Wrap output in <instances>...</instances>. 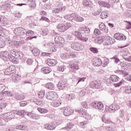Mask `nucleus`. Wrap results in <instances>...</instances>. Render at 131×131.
<instances>
[{
	"label": "nucleus",
	"mask_w": 131,
	"mask_h": 131,
	"mask_svg": "<svg viewBox=\"0 0 131 131\" xmlns=\"http://www.w3.org/2000/svg\"><path fill=\"white\" fill-rule=\"evenodd\" d=\"M14 117H15V116L13 115L12 113L9 112L2 115L0 118V125H4V120L8 122L9 120H11Z\"/></svg>",
	"instance_id": "1"
},
{
	"label": "nucleus",
	"mask_w": 131,
	"mask_h": 131,
	"mask_svg": "<svg viewBox=\"0 0 131 131\" xmlns=\"http://www.w3.org/2000/svg\"><path fill=\"white\" fill-rule=\"evenodd\" d=\"M70 72L72 74H75L76 71L79 69V65L77 60H72L70 62Z\"/></svg>",
	"instance_id": "2"
},
{
	"label": "nucleus",
	"mask_w": 131,
	"mask_h": 131,
	"mask_svg": "<svg viewBox=\"0 0 131 131\" xmlns=\"http://www.w3.org/2000/svg\"><path fill=\"white\" fill-rule=\"evenodd\" d=\"M76 112H78V113H79V114H81L82 115H84V117L87 120H92L93 119V117L90 114L86 112V111L85 110H83V108H80L79 109H76L75 110Z\"/></svg>",
	"instance_id": "3"
},
{
	"label": "nucleus",
	"mask_w": 131,
	"mask_h": 131,
	"mask_svg": "<svg viewBox=\"0 0 131 131\" xmlns=\"http://www.w3.org/2000/svg\"><path fill=\"white\" fill-rule=\"evenodd\" d=\"M13 32L16 35H17V36H23V35H25L26 30L24 28L18 27L15 28L13 30Z\"/></svg>",
	"instance_id": "4"
},
{
	"label": "nucleus",
	"mask_w": 131,
	"mask_h": 131,
	"mask_svg": "<svg viewBox=\"0 0 131 131\" xmlns=\"http://www.w3.org/2000/svg\"><path fill=\"white\" fill-rule=\"evenodd\" d=\"M91 106L100 112H103L104 111V104L101 102H98L97 103H96V102H92L91 103Z\"/></svg>",
	"instance_id": "5"
},
{
	"label": "nucleus",
	"mask_w": 131,
	"mask_h": 131,
	"mask_svg": "<svg viewBox=\"0 0 131 131\" xmlns=\"http://www.w3.org/2000/svg\"><path fill=\"white\" fill-rule=\"evenodd\" d=\"M46 49V51L47 52H50L52 53V52H56L57 51V48H56V46L53 42H49L47 45H45Z\"/></svg>",
	"instance_id": "6"
},
{
	"label": "nucleus",
	"mask_w": 131,
	"mask_h": 131,
	"mask_svg": "<svg viewBox=\"0 0 131 131\" xmlns=\"http://www.w3.org/2000/svg\"><path fill=\"white\" fill-rule=\"evenodd\" d=\"M46 98L48 100H51V101H55L58 99V94L55 92H48L46 94Z\"/></svg>",
	"instance_id": "7"
},
{
	"label": "nucleus",
	"mask_w": 131,
	"mask_h": 131,
	"mask_svg": "<svg viewBox=\"0 0 131 131\" xmlns=\"http://www.w3.org/2000/svg\"><path fill=\"white\" fill-rule=\"evenodd\" d=\"M73 35L77 36L78 38H79V40H81V41L86 42L89 40V38L86 37L82 36L81 33L80 32H78L77 31H74L73 32Z\"/></svg>",
	"instance_id": "8"
},
{
	"label": "nucleus",
	"mask_w": 131,
	"mask_h": 131,
	"mask_svg": "<svg viewBox=\"0 0 131 131\" xmlns=\"http://www.w3.org/2000/svg\"><path fill=\"white\" fill-rule=\"evenodd\" d=\"M71 48L75 51H81L84 49V46L81 45V43L74 42L71 44Z\"/></svg>",
	"instance_id": "9"
},
{
	"label": "nucleus",
	"mask_w": 131,
	"mask_h": 131,
	"mask_svg": "<svg viewBox=\"0 0 131 131\" xmlns=\"http://www.w3.org/2000/svg\"><path fill=\"white\" fill-rule=\"evenodd\" d=\"M60 110L63 111V115H64V116H70V115H72L74 112L73 110L66 107H61L60 108Z\"/></svg>",
	"instance_id": "10"
},
{
	"label": "nucleus",
	"mask_w": 131,
	"mask_h": 131,
	"mask_svg": "<svg viewBox=\"0 0 131 131\" xmlns=\"http://www.w3.org/2000/svg\"><path fill=\"white\" fill-rule=\"evenodd\" d=\"M115 42V40L114 38H112L109 36L105 37L104 41H103L104 46H109L112 43Z\"/></svg>",
	"instance_id": "11"
},
{
	"label": "nucleus",
	"mask_w": 131,
	"mask_h": 131,
	"mask_svg": "<svg viewBox=\"0 0 131 131\" xmlns=\"http://www.w3.org/2000/svg\"><path fill=\"white\" fill-rule=\"evenodd\" d=\"M6 75L10 76L11 74L14 75L15 74V67L14 66H10L9 68H7L4 72Z\"/></svg>",
	"instance_id": "12"
},
{
	"label": "nucleus",
	"mask_w": 131,
	"mask_h": 131,
	"mask_svg": "<svg viewBox=\"0 0 131 131\" xmlns=\"http://www.w3.org/2000/svg\"><path fill=\"white\" fill-rule=\"evenodd\" d=\"M9 45L11 46H15L16 48H20V47H22L25 43V42L23 40H20L19 41H9Z\"/></svg>",
	"instance_id": "13"
},
{
	"label": "nucleus",
	"mask_w": 131,
	"mask_h": 131,
	"mask_svg": "<svg viewBox=\"0 0 131 131\" xmlns=\"http://www.w3.org/2000/svg\"><path fill=\"white\" fill-rule=\"evenodd\" d=\"M92 64L94 66L98 67L101 66L103 62H102V60L98 57L93 58L92 59Z\"/></svg>",
	"instance_id": "14"
},
{
	"label": "nucleus",
	"mask_w": 131,
	"mask_h": 131,
	"mask_svg": "<svg viewBox=\"0 0 131 131\" xmlns=\"http://www.w3.org/2000/svg\"><path fill=\"white\" fill-rule=\"evenodd\" d=\"M123 58L125 61L131 62V56L129 55V52H128V50L126 49H125L124 50H123Z\"/></svg>",
	"instance_id": "15"
},
{
	"label": "nucleus",
	"mask_w": 131,
	"mask_h": 131,
	"mask_svg": "<svg viewBox=\"0 0 131 131\" xmlns=\"http://www.w3.org/2000/svg\"><path fill=\"white\" fill-rule=\"evenodd\" d=\"M0 58L4 61H8L10 60V54L7 51L2 52L0 54Z\"/></svg>",
	"instance_id": "16"
},
{
	"label": "nucleus",
	"mask_w": 131,
	"mask_h": 131,
	"mask_svg": "<svg viewBox=\"0 0 131 131\" xmlns=\"http://www.w3.org/2000/svg\"><path fill=\"white\" fill-rule=\"evenodd\" d=\"M17 57V52L15 50H12L10 51L9 57L10 60L12 62L16 61V57Z\"/></svg>",
	"instance_id": "17"
},
{
	"label": "nucleus",
	"mask_w": 131,
	"mask_h": 131,
	"mask_svg": "<svg viewBox=\"0 0 131 131\" xmlns=\"http://www.w3.org/2000/svg\"><path fill=\"white\" fill-rule=\"evenodd\" d=\"M120 109V106L116 103H113L110 106V113H114L116 110Z\"/></svg>",
	"instance_id": "18"
},
{
	"label": "nucleus",
	"mask_w": 131,
	"mask_h": 131,
	"mask_svg": "<svg viewBox=\"0 0 131 131\" xmlns=\"http://www.w3.org/2000/svg\"><path fill=\"white\" fill-rule=\"evenodd\" d=\"M46 63L48 66H56L58 64V61L56 59L48 58L46 61Z\"/></svg>",
	"instance_id": "19"
},
{
	"label": "nucleus",
	"mask_w": 131,
	"mask_h": 131,
	"mask_svg": "<svg viewBox=\"0 0 131 131\" xmlns=\"http://www.w3.org/2000/svg\"><path fill=\"white\" fill-rule=\"evenodd\" d=\"M114 38L117 40H125V39H126L125 35L119 33L115 34Z\"/></svg>",
	"instance_id": "20"
},
{
	"label": "nucleus",
	"mask_w": 131,
	"mask_h": 131,
	"mask_svg": "<svg viewBox=\"0 0 131 131\" xmlns=\"http://www.w3.org/2000/svg\"><path fill=\"white\" fill-rule=\"evenodd\" d=\"M73 21H75V22H83L84 18L76 13H74Z\"/></svg>",
	"instance_id": "21"
},
{
	"label": "nucleus",
	"mask_w": 131,
	"mask_h": 131,
	"mask_svg": "<svg viewBox=\"0 0 131 131\" xmlns=\"http://www.w3.org/2000/svg\"><path fill=\"white\" fill-rule=\"evenodd\" d=\"M99 28L100 31L103 32V33H108V28L106 27L104 23H100L99 25Z\"/></svg>",
	"instance_id": "22"
},
{
	"label": "nucleus",
	"mask_w": 131,
	"mask_h": 131,
	"mask_svg": "<svg viewBox=\"0 0 131 131\" xmlns=\"http://www.w3.org/2000/svg\"><path fill=\"white\" fill-rule=\"evenodd\" d=\"M56 28H57L58 31H60V32H65L66 31L65 25L62 23L57 25Z\"/></svg>",
	"instance_id": "23"
},
{
	"label": "nucleus",
	"mask_w": 131,
	"mask_h": 131,
	"mask_svg": "<svg viewBox=\"0 0 131 131\" xmlns=\"http://www.w3.org/2000/svg\"><path fill=\"white\" fill-rule=\"evenodd\" d=\"M45 128L46 129H50L51 130L53 129H55L56 128V125L53 123H51L49 124H46L44 125Z\"/></svg>",
	"instance_id": "24"
},
{
	"label": "nucleus",
	"mask_w": 131,
	"mask_h": 131,
	"mask_svg": "<svg viewBox=\"0 0 131 131\" xmlns=\"http://www.w3.org/2000/svg\"><path fill=\"white\" fill-rule=\"evenodd\" d=\"M62 104V101H61L60 99H58L55 101H52L51 103V106H53V107H59Z\"/></svg>",
	"instance_id": "25"
},
{
	"label": "nucleus",
	"mask_w": 131,
	"mask_h": 131,
	"mask_svg": "<svg viewBox=\"0 0 131 131\" xmlns=\"http://www.w3.org/2000/svg\"><path fill=\"white\" fill-rule=\"evenodd\" d=\"M98 4L100 7H102L103 8H107V9H110V4L108 2L100 1L98 2Z\"/></svg>",
	"instance_id": "26"
},
{
	"label": "nucleus",
	"mask_w": 131,
	"mask_h": 131,
	"mask_svg": "<svg viewBox=\"0 0 131 131\" xmlns=\"http://www.w3.org/2000/svg\"><path fill=\"white\" fill-rule=\"evenodd\" d=\"M41 71L45 74H49V73L52 72V69L49 67H45L41 69Z\"/></svg>",
	"instance_id": "27"
},
{
	"label": "nucleus",
	"mask_w": 131,
	"mask_h": 131,
	"mask_svg": "<svg viewBox=\"0 0 131 131\" xmlns=\"http://www.w3.org/2000/svg\"><path fill=\"white\" fill-rule=\"evenodd\" d=\"M78 30L80 32H84V33H90V32H91L90 28L86 27H80L78 28Z\"/></svg>",
	"instance_id": "28"
},
{
	"label": "nucleus",
	"mask_w": 131,
	"mask_h": 131,
	"mask_svg": "<svg viewBox=\"0 0 131 131\" xmlns=\"http://www.w3.org/2000/svg\"><path fill=\"white\" fill-rule=\"evenodd\" d=\"M120 66L122 67V68H123V69H126L127 68H130L131 64L123 61L120 63Z\"/></svg>",
	"instance_id": "29"
},
{
	"label": "nucleus",
	"mask_w": 131,
	"mask_h": 131,
	"mask_svg": "<svg viewBox=\"0 0 131 131\" xmlns=\"http://www.w3.org/2000/svg\"><path fill=\"white\" fill-rule=\"evenodd\" d=\"M90 86L92 89H99L100 88V84L97 82H91L90 83Z\"/></svg>",
	"instance_id": "30"
},
{
	"label": "nucleus",
	"mask_w": 131,
	"mask_h": 131,
	"mask_svg": "<svg viewBox=\"0 0 131 131\" xmlns=\"http://www.w3.org/2000/svg\"><path fill=\"white\" fill-rule=\"evenodd\" d=\"M74 125L71 123H68L65 127L61 128V130H70L72 128H73Z\"/></svg>",
	"instance_id": "31"
},
{
	"label": "nucleus",
	"mask_w": 131,
	"mask_h": 131,
	"mask_svg": "<svg viewBox=\"0 0 131 131\" xmlns=\"http://www.w3.org/2000/svg\"><path fill=\"white\" fill-rule=\"evenodd\" d=\"M66 86V84H65V82H63V81L59 82L57 84V88L59 90H64Z\"/></svg>",
	"instance_id": "32"
},
{
	"label": "nucleus",
	"mask_w": 131,
	"mask_h": 131,
	"mask_svg": "<svg viewBox=\"0 0 131 131\" xmlns=\"http://www.w3.org/2000/svg\"><path fill=\"white\" fill-rule=\"evenodd\" d=\"M30 51H32V52L33 53V54H34V56H39V54H40V51H39V50L36 49V48H34L33 49H32V48H30Z\"/></svg>",
	"instance_id": "33"
},
{
	"label": "nucleus",
	"mask_w": 131,
	"mask_h": 131,
	"mask_svg": "<svg viewBox=\"0 0 131 131\" xmlns=\"http://www.w3.org/2000/svg\"><path fill=\"white\" fill-rule=\"evenodd\" d=\"M1 7V10L9 11V10L11 9V5L9 4H6L2 5Z\"/></svg>",
	"instance_id": "34"
},
{
	"label": "nucleus",
	"mask_w": 131,
	"mask_h": 131,
	"mask_svg": "<svg viewBox=\"0 0 131 131\" xmlns=\"http://www.w3.org/2000/svg\"><path fill=\"white\" fill-rule=\"evenodd\" d=\"M110 80H111L112 81H113L114 82H116L117 81H119V78L118 77V76H117L115 75H112L110 77Z\"/></svg>",
	"instance_id": "35"
},
{
	"label": "nucleus",
	"mask_w": 131,
	"mask_h": 131,
	"mask_svg": "<svg viewBox=\"0 0 131 131\" xmlns=\"http://www.w3.org/2000/svg\"><path fill=\"white\" fill-rule=\"evenodd\" d=\"M58 8L59 9V11L61 12H64L66 10V6H63V3H59L57 5Z\"/></svg>",
	"instance_id": "36"
},
{
	"label": "nucleus",
	"mask_w": 131,
	"mask_h": 131,
	"mask_svg": "<svg viewBox=\"0 0 131 131\" xmlns=\"http://www.w3.org/2000/svg\"><path fill=\"white\" fill-rule=\"evenodd\" d=\"M34 34V32H33L32 30H29L26 32V35L30 36L31 38H37V36H32Z\"/></svg>",
	"instance_id": "37"
},
{
	"label": "nucleus",
	"mask_w": 131,
	"mask_h": 131,
	"mask_svg": "<svg viewBox=\"0 0 131 131\" xmlns=\"http://www.w3.org/2000/svg\"><path fill=\"white\" fill-rule=\"evenodd\" d=\"M74 15V13H72L71 15L68 14L67 15H65L64 16V18L66 19V20H68V21H73Z\"/></svg>",
	"instance_id": "38"
},
{
	"label": "nucleus",
	"mask_w": 131,
	"mask_h": 131,
	"mask_svg": "<svg viewBox=\"0 0 131 131\" xmlns=\"http://www.w3.org/2000/svg\"><path fill=\"white\" fill-rule=\"evenodd\" d=\"M125 94H131V86L127 85L124 88Z\"/></svg>",
	"instance_id": "39"
},
{
	"label": "nucleus",
	"mask_w": 131,
	"mask_h": 131,
	"mask_svg": "<svg viewBox=\"0 0 131 131\" xmlns=\"http://www.w3.org/2000/svg\"><path fill=\"white\" fill-rule=\"evenodd\" d=\"M83 5L84 6V7H87L89 8V7H91V6L93 5V3L90 1L84 0L83 1Z\"/></svg>",
	"instance_id": "40"
},
{
	"label": "nucleus",
	"mask_w": 131,
	"mask_h": 131,
	"mask_svg": "<svg viewBox=\"0 0 131 131\" xmlns=\"http://www.w3.org/2000/svg\"><path fill=\"white\" fill-rule=\"evenodd\" d=\"M116 73H118V74H120L122 75V76H126L128 75V73H126L125 71H121L120 70H118L116 71Z\"/></svg>",
	"instance_id": "41"
},
{
	"label": "nucleus",
	"mask_w": 131,
	"mask_h": 131,
	"mask_svg": "<svg viewBox=\"0 0 131 131\" xmlns=\"http://www.w3.org/2000/svg\"><path fill=\"white\" fill-rule=\"evenodd\" d=\"M108 17V11H104L101 12L100 15V18L101 19H106V18Z\"/></svg>",
	"instance_id": "42"
},
{
	"label": "nucleus",
	"mask_w": 131,
	"mask_h": 131,
	"mask_svg": "<svg viewBox=\"0 0 131 131\" xmlns=\"http://www.w3.org/2000/svg\"><path fill=\"white\" fill-rule=\"evenodd\" d=\"M46 88H47V89H48V90H54L55 85L53 83L49 82L46 84Z\"/></svg>",
	"instance_id": "43"
},
{
	"label": "nucleus",
	"mask_w": 131,
	"mask_h": 131,
	"mask_svg": "<svg viewBox=\"0 0 131 131\" xmlns=\"http://www.w3.org/2000/svg\"><path fill=\"white\" fill-rule=\"evenodd\" d=\"M15 128L16 129H21L24 130V129H27V126L25 125H18L16 126Z\"/></svg>",
	"instance_id": "44"
},
{
	"label": "nucleus",
	"mask_w": 131,
	"mask_h": 131,
	"mask_svg": "<svg viewBox=\"0 0 131 131\" xmlns=\"http://www.w3.org/2000/svg\"><path fill=\"white\" fill-rule=\"evenodd\" d=\"M95 41L96 43L101 45V43H102L104 41L103 40V38L102 37H99L95 40Z\"/></svg>",
	"instance_id": "45"
},
{
	"label": "nucleus",
	"mask_w": 131,
	"mask_h": 131,
	"mask_svg": "<svg viewBox=\"0 0 131 131\" xmlns=\"http://www.w3.org/2000/svg\"><path fill=\"white\" fill-rule=\"evenodd\" d=\"M15 98L16 100H18L19 101H20L21 100H24V99H25V96L23 95H20L16 94L15 96Z\"/></svg>",
	"instance_id": "46"
},
{
	"label": "nucleus",
	"mask_w": 131,
	"mask_h": 131,
	"mask_svg": "<svg viewBox=\"0 0 131 131\" xmlns=\"http://www.w3.org/2000/svg\"><path fill=\"white\" fill-rule=\"evenodd\" d=\"M16 59H22L23 57H24V54H23V53H22L20 51H18L16 53Z\"/></svg>",
	"instance_id": "47"
},
{
	"label": "nucleus",
	"mask_w": 131,
	"mask_h": 131,
	"mask_svg": "<svg viewBox=\"0 0 131 131\" xmlns=\"http://www.w3.org/2000/svg\"><path fill=\"white\" fill-rule=\"evenodd\" d=\"M37 110L39 112V113H41L42 114H45L48 113V110L46 108H42L40 107H38L37 108Z\"/></svg>",
	"instance_id": "48"
},
{
	"label": "nucleus",
	"mask_w": 131,
	"mask_h": 131,
	"mask_svg": "<svg viewBox=\"0 0 131 131\" xmlns=\"http://www.w3.org/2000/svg\"><path fill=\"white\" fill-rule=\"evenodd\" d=\"M60 39H63V37H60L59 36H55L54 40L55 41L56 46H58V45L59 44V41H60Z\"/></svg>",
	"instance_id": "49"
},
{
	"label": "nucleus",
	"mask_w": 131,
	"mask_h": 131,
	"mask_svg": "<svg viewBox=\"0 0 131 131\" xmlns=\"http://www.w3.org/2000/svg\"><path fill=\"white\" fill-rule=\"evenodd\" d=\"M46 93L45 92V90H42L38 93V97L40 99H43L45 97Z\"/></svg>",
	"instance_id": "50"
},
{
	"label": "nucleus",
	"mask_w": 131,
	"mask_h": 131,
	"mask_svg": "<svg viewBox=\"0 0 131 131\" xmlns=\"http://www.w3.org/2000/svg\"><path fill=\"white\" fill-rule=\"evenodd\" d=\"M64 42H65V39L62 38V39H60V41H58V46H59L60 48H63L64 46Z\"/></svg>",
	"instance_id": "51"
},
{
	"label": "nucleus",
	"mask_w": 131,
	"mask_h": 131,
	"mask_svg": "<svg viewBox=\"0 0 131 131\" xmlns=\"http://www.w3.org/2000/svg\"><path fill=\"white\" fill-rule=\"evenodd\" d=\"M29 7L32 8L33 9H34V8L36 7V4L35 3V1H34V0L29 2Z\"/></svg>",
	"instance_id": "52"
},
{
	"label": "nucleus",
	"mask_w": 131,
	"mask_h": 131,
	"mask_svg": "<svg viewBox=\"0 0 131 131\" xmlns=\"http://www.w3.org/2000/svg\"><path fill=\"white\" fill-rule=\"evenodd\" d=\"M122 84H124V81L123 80L120 81V82L115 84L114 86L115 88H119V86H121Z\"/></svg>",
	"instance_id": "53"
},
{
	"label": "nucleus",
	"mask_w": 131,
	"mask_h": 131,
	"mask_svg": "<svg viewBox=\"0 0 131 131\" xmlns=\"http://www.w3.org/2000/svg\"><path fill=\"white\" fill-rule=\"evenodd\" d=\"M25 114H27V112H26L25 110H20L19 111H18V115H19V116H22V115H25Z\"/></svg>",
	"instance_id": "54"
},
{
	"label": "nucleus",
	"mask_w": 131,
	"mask_h": 131,
	"mask_svg": "<svg viewBox=\"0 0 131 131\" xmlns=\"http://www.w3.org/2000/svg\"><path fill=\"white\" fill-rule=\"evenodd\" d=\"M14 16L15 18H21L22 16V13L18 11H16V12L14 13Z\"/></svg>",
	"instance_id": "55"
},
{
	"label": "nucleus",
	"mask_w": 131,
	"mask_h": 131,
	"mask_svg": "<svg viewBox=\"0 0 131 131\" xmlns=\"http://www.w3.org/2000/svg\"><path fill=\"white\" fill-rule=\"evenodd\" d=\"M0 24L2 25H8V19L4 18L3 19H2V22L0 23Z\"/></svg>",
	"instance_id": "56"
},
{
	"label": "nucleus",
	"mask_w": 131,
	"mask_h": 131,
	"mask_svg": "<svg viewBox=\"0 0 131 131\" xmlns=\"http://www.w3.org/2000/svg\"><path fill=\"white\" fill-rule=\"evenodd\" d=\"M27 115H28V116H30L31 117V118H33L34 119L36 117V115L35 114H33L32 113H27Z\"/></svg>",
	"instance_id": "57"
},
{
	"label": "nucleus",
	"mask_w": 131,
	"mask_h": 131,
	"mask_svg": "<svg viewBox=\"0 0 131 131\" xmlns=\"http://www.w3.org/2000/svg\"><path fill=\"white\" fill-rule=\"evenodd\" d=\"M90 50L91 51V52H92V53H94V54H97L98 53V52H99L98 51V49L94 47L90 48Z\"/></svg>",
	"instance_id": "58"
},
{
	"label": "nucleus",
	"mask_w": 131,
	"mask_h": 131,
	"mask_svg": "<svg viewBox=\"0 0 131 131\" xmlns=\"http://www.w3.org/2000/svg\"><path fill=\"white\" fill-rule=\"evenodd\" d=\"M86 92V90L84 89L81 91L79 93V96L80 97H83L85 95V92Z\"/></svg>",
	"instance_id": "59"
},
{
	"label": "nucleus",
	"mask_w": 131,
	"mask_h": 131,
	"mask_svg": "<svg viewBox=\"0 0 131 131\" xmlns=\"http://www.w3.org/2000/svg\"><path fill=\"white\" fill-rule=\"evenodd\" d=\"M33 63V60L31 58H29L27 59L26 63L27 65L31 66L32 65V63Z\"/></svg>",
	"instance_id": "60"
},
{
	"label": "nucleus",
	"mask_w": 131,
	"mask_h": 131,
	"mask_svg": "<svg viewBox=\"0 0 131 131\" xmlns=\"http://www.w3.org/2000/svg\"><path fill=\"white\" fill-rule=\"evenodd\" d=\"M61 57L62 59H66V58H69V53H62L61 54Z\"/></svg>",
	"instance_id": "61"
},
{
	"label": "nucleus",
	"mask_w": 131,
	"mask_h": 131,
	"mask_svg": "<svg viewBox=\"0 0 131 131\" xmlns=\"http://www.w3.org/2000/svg\"><path fill=\"white\" fill-rule=\"evenodd\" d=\"M6 46V43L4 39L0 38V48H4Z\"/></svg>",
	"instance_id": "62"
},
{
	"label": "nucleus",
	"mask_w": 131,
	"mask_h": 131,
	"mask_svg": "<svg viewBox=\"0 0 131 131\" xmlns=\"http://www.w3.org/2000/svg\"><path fill=\"white\" fill-rule=\"evenodd\" d=\"M88 124L87 121H84L82 122H80L79 124V125L81 127H85V125H86Z\"/></svg>",
	"instance_id": "63"
},
{
	"label": "nucleus",
	"mask_w": 131,
	"mask_h": 131,
	"mask_svg": "<svg viewBox=\"0 0 131 131\" xmlns=\"http://www.w3.org/2000/svg\"><path fill=\"white\" fill-rule=\"evenodd\" d=\"M42 35L46 36L49 33V30L47 28L44 29L42 31Z\"/></svg>",
	"instance_id": "64"
}]
</instances>
